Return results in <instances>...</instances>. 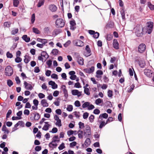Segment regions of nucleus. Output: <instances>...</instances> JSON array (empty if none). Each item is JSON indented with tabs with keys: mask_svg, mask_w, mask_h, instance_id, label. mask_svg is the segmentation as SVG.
<instances>
[{
	"mask_svg": "<svg viewBox=\"0 0 154 154\" xmlns=\"http://www.w3.org/2000/svg\"><path fill=\"white\" fill-rule=\"evenodd\" d=\"M135 31V33L137 36L139 37L143 35L142 32L143 28L141 25H137L134 28Z\"/></svg>",
	"mask_w": 154,
	"mask_h": 154,
	"instance_id": "nucleus-1",
	"label": "nucleus"
},
{
	"mask_svg": "<svg viewBox=\"0 0 154 154\" xmlns=\"http://www.w3.org/2000/svg\"><path fill=\"white\" fill-rule=\"evenodd\" d=\"M55 26L57 28H61L65 25L64 20L61 18L57 19L55 22Z\"/></svg>",
	"mask_w": 154,
	"mask_h": 154,
	"instance_id": "nucleus-2",
	"label": "nucleus"
},
{
	"mask_svg": "<svg viewBox=\"0 0 154 154\" xmlns=\"http://www.w3.org/2000/svg\"><path fill=\"white\" fill-rule=\"evenodd\" d=\"M13 73V69L10 66H7L5 69V74L7 76H11Z\"/></svg>",
	"mask_w": 154,
	"mask_h": 154,
	"instance_id": "nucleus-3",
	"label": "nucleus"
},
{
	"mask_svg": "<svg viewBox=\"0 0 154 154\" xmlns=\"http://www.w3.org/2000/svg\"><path fill=\"white\" fill-rule=\"evenodd\" d=\"M84 134L85 137H90L91 135V128L88 125L86 126L84 130Z\"/></svg>",
	"mask_w": 154,
	"mask_h": 154,
	"instance_id": "nucleus-4",
	"label": "nucleus"
},
{
	"mask_svg": "<svg viewBox=\"0 0 154 154\" xmlns=\"http://www.w3.org/2000/svg\"><path fill=\"white\" fill-rule=\"evenodd\" d=\"M75 56L76 58L77 61L79 64L80 65H83L84 63L83 58L79 56V54L76 53H75Z\"/></svg>",
	"mask_w": 154,
	"mask_h": 154,
	"instance_id": "nucleus-5",
	"label": "nucleus"
},
{
	"mask_svg": "<svg viewBox=\"0 0 154 154\" xmlns=\"http://www.w3.org/2000/svg\"><path fill=\"white\" fill-rule=\"evenodd\" d=\"M146 48V46L145 44H141L138 47V51L140 53H142L145 51Z\"/></svg>",
	"mask_w": 154,
	"mask_h": 154,
	"instance_id": "nucleus-6",
	"label": "nucleus"
},
{
	"mask_svg": "<svg viewBox=\"0 0 154 154\" xmlns=\"http://www.w3.org/2000/svg\"><path fill=\"white\" fill-rule=\"evenodd\" d=\"M88 33L91 35H93V37L95 38H97L99 36V33L97 32H95L93 30H89Z\"/></svg>",
	"mask_w": 154,
	"mask_h": 154,
	"instance_id": "nucleus-7",
	"label": "nucleus"
},
{
	"mask_svg": "<svg viewBox=\"0 0 154 154\" xmlns=\"http://www.w3.org/2000/svg\"><path fill=\"white\" fill-rule=\"evenodd\" d=\"M153 27V25L152 22L148 23L147 30L148 33L150 34L151 33Z\"/></svg>",
	"mask_w": 154,
	"mask_h": 154,
	"instance_id": "nucleus-8",
	"label": "nucleus"
},
{
	"mask_svg": "<svg viewBox=\"0 0 154 154\" xmlns=\"http://www.w3.org/2000/svg\"><path fill=\"white\" fill-rule=\"evenodd\" d=\"M73 42L75 45L78 46H82L83 45V42L80 40H75Z\"/></svg>",
	"mask_w": 154,
	"mask_h": 154,
	"instance_id": "nucleus-9",
	"label": "nucleus"
},
{
	"mask_svg": "<svg viewBox=\"0 0 154 154\" xmlns=\"http://www.w3.org/2000/svg\"><path fill=\"white\" fill-rule=\"evenodd\" d=\"M24 85L25 88L26 90H31L33 88V87L32 85L30 83H28L26 81H24Z\"/></svg>",
	"mask_w": 154,
	"mask_h": 154,
	"instance_id": "nucleus-10",
	"label": "nucleus"
},
{
	"mask_svg": "<svg viewBox=\"0 0 154 154\" xmlns=\"http://www.w3.org/2000/svg\"><path fill=\"white\" fill-rule=\"evenodd\" d=\"M49 9L52 12H55L57 10V6L54 4H51L48 6Z\"/></svg>",
	"mask_w": 154,
	"mask_h": 154,
	"instance_id": "nucleus-11",
	"label": "nucleus"
},
{
	"mask_svg": "<svg viewBox=\"0 0 154 154\" xmlns=\"http://www.w3.org/2000/svg\"><path fill=\"white\" fill-rule=\"evenodd\" d=\"M82 92L79 91L77 90H73L72 91V94L73 95H77L78 97H80L82 95Z\"/></svg>",
	"mask_w": 154,
	"mask_h": 154,
	"instance_id": "nucleus-12",
	"label": "nucleus"
},
{
	"mask_svg": "<svg viewBox=\"0 0 154 154\" xmlns=\"http://www.w3.org/2000/svg\"><path fill=\"white\" fill-rule=\"evenodd\" d=\"M94 67L93 66L90 68L85 69L84 71L87 73L90 74L94 72Z\"/></svg>",
	"mask_w": 154,
	"mask_h": 154,
	"instance_id": "nucleus-13",
	"label": "nucleus"
},
{
	"mask_svg": "<svg viewBox=\"0 0 154 154\" xmlns=\"http://www.w3.org/2000/svg\"><path fill=\"white\" fill-rule=\"evenodd\" d=\"M144 73L148 77H151L152 76V73L151 71L148 69H146L144 70Z\"/></svg>",
	"mask_w": 154,
	"mask_h": 154,
	"instance_id": "nucleus-14",
	"label": "nucleus"
},
{
	"mask_svg": "<svg viewBox=\"0 0 154 154\" xmlns=\"http://www.w3.org/2000/svg\"><path fill=\"white\" fill-rule=\"evenodd\" d=\"M113 46L114 48L118 49L119 48V44L117 39H114L113 42Z\"/></svg>",
	"mask_w": 154,
	"mask_h": 154,
	"instance_id": "nucleus-15",
	"label": "nucleus"
},
{
	"mask_svg": "<svg viewBox=\"0 0 154 154\" xmlns=\"http://www.w3.org/2000/svg\"><path fill=\"white\" fill-rule=\"evenodd\" d=\"M45 124L44 125L42 129V130H44L47 131L48 130L50 125L48 122H45Z\"/></svg>",
	"mask_w": 154,
	"mask_h": 154,
	"instance_id": "nucleus-16",
	"label": "nucleus"
},
{
	"mask_svg": "<svg viewBox=\"0 0 154 154\" xmlns=\"http://www.w3.org/2000/svg\"><path fill=\"white\" fill-rule=\"evenodd\" d=\"M22 38L26 42H29L30 40V38L29 37H28L27 35H23L22 37Z\"/></svg>",
	"mask_w": 154,
	"mask_h": 154,
	"instance_id": "nucleus-17",
	"label": "nucleus"
},
{
	"mask_svg": "<svg viewBox=\"0 0 154 154\" xmlns=\"http://www.w3.org/2000/svg\"><path fill=\"white\" fill-rule=\"evenodd\" d=\"M41 104L43 107H48V104L45 99H43L41 101Z\"/></svg>",
	"mask_w": 154,
	"mask_h": 154,
	"instance_id": "nucleus-18",
	"label": "nucleus"
},
{
	"mask_svg": "<svg viewBox=\"0 0 154 154\" xmlns=\"http://www.w3.org/2000/svg\"><path fill=\"white\" fill-rule=\"evenodd\" d=\"M2 131L4 132V133L5 134H8L9 133V131L7 129V127L5 125L3 126L2 128Z\"/></svg>",
	"mask_w": 154,
	"mask_h": 154,
	"instance_id": "nucleus-19",
	"label": "nucleus"
},
{
	"mask_svg": "<svg viewBox=\"0 0 154 154\" xmlns=\"http://www.w3.org/2000/svg\"><path fill=\"white\" fill-rule=\"evenodd\" d=\"M120 13L122 16V18L123 20H125V11L123 8H122L120 11Z\"/></svg>",
	"mask_w": 154,
	"mask_h": 154,
	"instance_id": "nucleus-20",
	"label": "nucleus"
},
{
	"mask_svg": "<svg viewBox=\"0 0 154 154\" xmlns=\"http://www.w3.org/2000/svg\"><path fill=\"white\" fill-rule=\"evenodd\" d=\"M41 55L44 57L46 59L49 57V55L47 52L45 51H43L41 53Z\"/></svg>",
	"mask_w": 154,
	"mask_h": 154,
	"instance_id": "nucleus-21",
	"label": "nucleus"
},
{
	"mask_svg": "<svg viewBox=\"0 0 154 154\" xmlns=\"http://www.w3.org/2000/svg\"><path fill=\"white\" fill-rule=\"evenodd\" d=\"M108 117V115L106 113H104L103 114H100L99 116V118L101 119V120H102V118L106 119Z\"/></svg>",
	"mask_w": 154,
	"mask_h": 154,
	"instance_id": "nucleus-22",
	"label": "nucleus"
},
{
	"mask_svg": "<svg viewBox=\"0 0 154 154\" xmlns=\"http://www.w3.org/2000/svg\"><path fill=\"white\" fill-rule=\"evenodd\" d=\"M45 2V0H39L37 5L38 7L39 8L44 5Z\"/></svg>",
	"mask_w": 154,
	"mask_h": 154,
	"instance_id": "nucleus-23",
	"label": "nucleus"
},
{
	"mask_svg": "<svg viewBox=\"0 0 154 154\" xmlns=\"http://www.w3.org/2000/svg\"><path fill=\"white\" fill-rule=\"evenodd\" d=\"M33 114L34 115V119L35 120H38L40 117L39 114L38 113H33Z\"/></svg>",
	"mask_w": 154,
	"mask_h": 154,
	"instance_id": "nucleus-24",
	"label": "nucleus"
},
{
	"mask_svg": "<svg viewBox=\"0 0 154 154\" xmlns=\"http://www.w3.org/2000/svg\"><path fill=\"white\" fill-rule=\"evenodd\" d=\"M148 6L151 11L154 10V5L152 4L150 2H147Z\"/></svg>",
	"mask_w": 154,
	"mask_h": 154,
	"instance_id": "nucleus-25",
	"label": "nucleus"
},
{
	"mask_svg": "<svg viewBox=\"0 0 154 154\" xmlns=\"http://www.w3.org/2000/svg\"><path fill=\"white\" fill-rule=\"evenodd\" d=\"M57 146V144L56 143H52V142L50 143L49 144V147L53 148H56Z\"/></svg>",
	"mask_w": 154,
	"mask_h": 154,
	"instance_id": "nucleus-26",
	"label": "nucleus"
},
{
	"mask_svg": "<svg viewBox=\"0 0 154 154\" xmlns=\"http://www.w3.org/2000/svg\"><path fill=\"white\" fill-rule=\"evenodd\" d=\"M90 143H91L90 139L89 138H87L86 139V140L85 141V145L86 146H88L89 145H90Z\"/></svg>",
	"mask_w": 154,
	"mask_h": 154,
	"instance_id": "nucleus-27",
	"label": "nucleus"
},
{
	"mask_svg": "<svg viewBox=\"0 0 154 154\" xmlns=\"http://www.w3.org/2000/svg\"><path fill=\"white\" fill-rule=\"evenodd\" d=\"M139 66L141 68H143L146 65L145 62L142 60H140L139 62Z\"/></svg>",
	"mask_w": 154,
	"mask_h": 154,
	"instance_id": "nucleus-28",
	"label": "nucleus"
},
{
	"mask_svg": "<svg viewBox=\"0 0 154 154\" xmlns=\"http://www.w3.org/2000/svg\"><path fill=\"white\" fill-rule=\"evenodd\" d=\"M86 51H87V54H88V56H90L91 54H90L91 52V50L89 48V46L88 45H87L86 46L85 48Z\"/></svg>",
	"mask_w": 154,
	"mask_h": 154,
	"instance_id": "nucleus-29",
	"label": "nucleus"
},
{
	"mask_svg": "<svg viewBox=\"0 0 154 154\" xmlns=\"http://www.w3.org/2000/svg\"><path fill=\"white\" fill-rule=\"evenodd\" d=\"M107 27L110 28H113L114 26V23L113 22L110 21L107 24Z\"/></svg>",
	"mask_w": 154,
	"mask_h": 154,
	"instance_id": "nucleus-30",
	"label": "nucleus"
},
{
	"mask_svg": "<svg viewBox=\"0 0 154 154\" xmlns=\"http://www.w3.org/2000/svg\"><path fill=\"white\" fill-rule=\"evenodd\" d=\"M100 125H99V128L100 129L102 128L104 126L107 124L106 123H105L104 121H101L99 122Z\"/></svg>",
	"mask_w": 154,
	"mask_h": 154,
	"instance_id": "nucleus-31",
	"label": "nucleus"
},
{
	"mask_svg": "<svg viewBox=\"0 0 154 154\" xmlns=\"http://www.w3.org/2000/svg\"><path fill=\"white\" fill-rule=\"evenodd\" d=\"M59 51L58 50L55 49H53L51 53L54 55H56L58 54Z\"/></svg>",
	"mask_w": 154,
	"mask_h": 154,
	"instance_id": "nucleus-32",
	"label": "nucleus"
},
{
	"mask_svg": "<svg viewBox=\"0 0 154 154\" xmlns=\"http://www.w3.org/2000/svg\"><path fill=\"white\" fill-rule=\"evenodd\" d=\"M90 104V103L88 102H85L82 105V107L83 108H85L86 107H88V106Z\"/></svg>",
	"mask_w": 154,
	"mask_h": 154,
	"instance_id": "nucleus-33",
	"label": "nucleus"
},
{
	"mask_svg": "<svg viewBox=\"0 0 154 154\" xmlns=\"http://www.w3.org/2000/svg\"><path fill=\"white\" fill-rule=\"evenodd\" d=\"M19 3L18 0H13V5L15 7H17Z\"/></svg>",
	"mask_w": 154,
	"mask_h": 154,
	"instance_id": "nucleus-34",
	"label": "nucleus"
},
{
	"mask_svg": "<svg viewBox=\"0 0 154 154\" xmlns=\"http://www.w3.org/2000/svg\"><path fill=\"white\" fill-rule=\"evenodd\" d=\"M32 31L36 34H39L40 33V31L36 28L33 27L32 28Z\"/></svg>",
	"mask_w": 154,
	"mask_h": 154,
	"instance_id": "nucleus-35",
	"label": "nucleus"
},
{
	"mask_svg": "<svg viewBox=\"0 0 154 154\" xmlns=\"http://www.w3.org/2000/svg\"><path fill=\"white\" fill-rule=\"evenodd\" d=\"M94 116L93 115H91L89 117V121L91 123H92L94 121Z\"/></svg>",
	"mask_w": 154,
	"mask_h": 154,
	"instance_id": "nucleus-36",
	"label": "nucleus"
},
{
	"mask_svg": "<svg viewBox=\"0 0 154 154\" xmlns=\"http://www.w3.org/2000/svg\"><path fill=\"white\" fill-rule=\"evenodd\" d=\"M18 28L15 29L11 31V34L12 35H14L18 33Z\"/></svg>",
	"mask_w": 154,
	"mask_h": 154,
	"instance_id": "nucleus-37",
	"label": "nucleus"
},
{
	"mask_svg": "<svg viewBox=\"0 0 154 154\" xmlns=\"http://www.w3.org/2000/svg\"><path fill=\"white\" fill-rule=\"evenodd\" d=\"M134 84H132L130 86V88L128 89V92L129 93L131 92L134 90Z\"/></svg>",
	"mask_w": 154,
	"mask_h": 154,
	"instance_id": "nucleus-38",
	"label": "nucleus"
},
{
	"mask_svg": "<svg viewBox=\"0 0 154 154\" xmlns=\"http://www.w3.org/2000/svg\"><path fill=\"white\" fill-rule=\"evenodd\" d=\"M102 102V99L100 98H98L96 100H95V103L97 105H98L99 104L101 103Z\"/></svg>",
	"mask_w": 154,
	"mask_h": 154,
	"instance_id": "nucleus-39",
	"label": "nucleus"
},
{
	"mask_svg": "<svg viewBox=\"0 0 154 154\" xmlns=\"http://www.w3.org/2000/svg\"><path fill=\"white\" fill-rule=\"evenodd\" d=\"M84 88V92L85 93L88 95H89L90 94V93L89 92V89L88 88Z\"/></svg>",
	"mask_w": 154,
	"mask_h": 154,
	"instance_id": "nucleus-40",
	"label": "nucleus"
},
{
	"mask_svg": "<svg viewBox=\"0 0 154 154\" xmlns=\"http://www.w3.org/2000/svg\"><path fill=\"white\" fill-rule=\"evenodd\" d=\"M65 146L64 145V143H62L58 147V149L60 150H61L65 148Z\"/></svg>",
	"mask_w": 154,
	"mask_h": 154,
	"instance_id": "nucleus-41",
	"label": "nucleus"
},
{
	"mask_svg": "<svg viewBox=\"0 0 154 154\" xmlns=\"http://www.w3.org/2000/svg\"><path fill=\"white\" fill-rule=\"evenodd\" d=\"M7 83L9 87H11L13 85V82L11 80L9 79L7 81Z\"/></svg>",
	"mask_w": 154,
	"mask_h": 154,
	"instance_id": "nucleus-42",
	"label": "nucleus"
},
{
	"mask_svg": "<svg viewBox=\"0 0 154 154\" xmlns=\"http://www.w3.org/2000/svg\"><path fill=\"white\" fill-rule=\"evenodd\" d=\"M55 124L57 126L59 127L61 126L62 124L61 120L59 119V120L57 121Z\"/></svg>",
	"mask_w": 154,
	"mask_h": 154,
	"instance_id": "nucleus-43",
	"label": "nucleus"
},
{
	"mask_svg": "<svg viewBox=\"0 0 154 154\" xmlns=\"http://www.w3.org/2000/svg\"><path fill=\"white\" fill-rule=\"evenodd\" d=\"M89 113L88 112H85L83 114V117L84 119H87L88 117Z\"/></svg>",
	"mask_w": 154,
	"mask_h": 154,
	"instance_id": "nucleus-44",
	"label": "nucleus"
},
{
	"mask_svg": "<svg viewBox=\"0 0 154 154\" xmlns=\"http://www.w3.org/2000/svg\"><path fill=\"white\" fill-rule=\"evenodd\" d=\"M16 58L15 59V61L16 63H19L22 60L21 58L18 57H16Z\"/></svg>",
	"mask_w": 154,
	"mask_h": 154,
	"instance_id": "nucleus-45",
	"label": "nucleus"
},
{
	"mask_svg": "<svg viewBox=\"0 0 154 154\" xmlns=\"http://www.w3.org/2000/svg\"><path fill=\"white\" fill-rule=\"evenodd\" d=\"M79 128L80 129H82L84 127V123L81 122H79Z\"/></svg>",
	"mask_w": 154,
	"mask_h": 154,
	"instance_id": "nucleus-46",
	"label": "nucleus"
},
{
	"mask_svg": "<svg viewBox=\"0 0 154 154\" xmlns=\"http://www.w3.org/2000/svg\"><path fill=\"white\" fill-rule=\"evenodd\" d=\"M108 96L109 97H111L112 96V91L111 90H109L108 91Z\"/></svg>",
	"mask_w": 154,
	"mask_h": 154,
	"instance_id": "nucleus-47",
	"label": "nucleus"
},
{
	"mask_svg": "<svg viewBox=\"0 0 154 154\" xmlns=\"http://www.w3.org/2000/svg\"><path fill=\"white\" fill-rule=\"evenodd\" d=\"M72 109L73 107L72 106V105H70L68 106V107L67 108V110L69 112L71 111L72 110Z\"/></svg>",
	"mask_w": 154,
	"mask_h": 154,
	"instance_id": "nucleus-48",
	"label": "nucleus"
},
{
	"mask_svg": "<svg viewBox=\"0 0 154 154\" xmlns=\"http://www.w3.org/2000/svg\"><path fill=\"white\" fill-rule=\"evenodd\" d=\"M77 144V143L75 141H73L70 143L69 146L70 147H72L73 146H75Z\"/></svg>",
	"mask_w": 154,
	"mask_h": 154,
	"instance_id": "nucleus-49",
	"label": "nucleus"
},
{
	"mask_svg": "<svg viewBox=\"0 0 154 154\" xmlns=\"http://www.w3.org/2000/svg\"><path fill=\"white\" fill-rule=\"evenodd\" d=\"M12 111L11 109L8 110L6 114V119L9 117L10 115L12 113Z\"/></svg>",
	"mask_w": 154,
	"mask_h": 154,
	"instance_id": "nucleus-50",
	"label": "nucleus"
},
{
	"mask_svg": "<svg viewBox=\"0 0 154 154\" xmlns=\"http://www.w3.org/2000/svg\"><path fill=\"white\" fill-rule=\"evenodd\" d=\"M6 56L8 58H12L13 57V55L11 53H10L9 52H8L6 54Z\"/></svg>",
	"mask_w": 154,
	"mask_h": 154,
	"instance_id": "nucleus-51",
	"label": "nucleus"
},
{
	"mask_svg": "<svg viewBox=\"0 0 154 154\" xmlns=\"http://www.w3.org/2000/svg\"><path fill=\"white\" fill-rule=\"evenodd\" d=\"M73 113L74 114V115H75V116L77 118H79V117H80L79 112H77L75 111V112H74Z\"/></svg>",
	"mask_w": 154,
	"mask_h": 154,
	"instance_id": "nucleus-52",
	"label": "nucleus"
},
{
	"mask_svg": "<svg viewBox=\"0 0 154 154\" xmlns=\"http://www.w3.org/2000/svg\"><path fill=\"white\" fill-rule=\"evenodd\" d=\"M35 14H32V17H31V21L32 23H34V22L35 21Z\"/></svg>",
	"mask_w": 154,
	"mask_h": 154,
	"instance_id": "nucleus-53",
	"label": "nucleus"
},
{
	"mask_svg": "<svg viewBox=\"0 0 154 154\" xmlns=\"http://www.w3.org/2000/svg\"><path fill=\"white\" fill-rule=\"evenodd\" d=\"M75 106L76 107H79L81 106L80 102L78 100L76 101L74 103Z\"/></svg>",
	"mask_w": 154,
	"mask_h": 154,
	"instance_id": "nucleus-54",
	"label": "nucleus"
},
{
	"mask_svg": "<svg viewBox=\"0 0 154 154\" xmlns=\"http://www.w3.org/2000/svg\"><path fill=\"white\" fill-rule=\"evenodd\" d=\"M51 77L52 78L55 79H58L57 75L54 73H53L51 75Z\"/></svg>",
	"mask_w": 154,
	"mask_h": 154,
	"instance_id": "nucleus-55",
	"label": "nucleus"
},
{
	"mask_svg": "<svg viewBox=\"0 0 154 154\" xmlns=\"http://www.w3.org/2000/svg\"><path fill=\"white\" fill-rule=\"evenodd\" d=\"M70 26H75L76 25V23L75 20H72L70 21Z\"/></svg>",
	"mask_w": 154,
	"mask_h": 154,
	"instance_id": "nucleus-56",
	"label": "nucleus"
},
{
	"mask_svg": "<svg viewBox=\"0 0 154 154\" xmlns=\"http://www.w3.org/2000/svg\"><path fill=\"white\" fill-rule=\"evenodd\" d=\"M96 75H102L103 74V73L102 70H98L96 72Z\"/></svg>",
	"mask_w": 154,
	"mask_h": 154,
	"instance_id": "nucleus-57",
	"label": "nucleus"
},
{
	"mask_svg": "<svg viewBox=\"0 0 154 154\" xmlns=\"http://www.w3.org/2000/svg\"><path fill=\"white\" fill-rule=\"evenodd\" d=\"M46 63L49 67H50L52 65V61L51 60H48L46 62Z\"/></svg>",
	"mask_w": 154,
	"mask_h": 154,
	"instance_id": "nucleus-58",
	"label": "nucleus"
},
{
	"mask_svg": "<svg viewBox=\"0 0 154 154\" xmlns=\"http://www.w3.org/2000/svg\"><path fill=\"white\" fill-rule=\"evenodd\" d=\"M33 103L34 105L38 106V101L36 99H34L33 100Z\"/></svg>",
	"mask_w": 154,
	"mask_h": 154,
	"instance_id": "nucleus-59",
	"label": "nucleus"
},
{
	"mask_svg": "<svg viewBox=\"0 0 154 154\" xmlns=\"http://www.w3.org/2000/svg\"><path fill=\"white\" fill-rule=\"evenodd\" d=\"M11 23L9 22H5L4 23V26L7 27H9L10 26Z\"/></svg>",
	"mask_w": 154,
	"mask_h": 154,
	"instance_id": "nucleus-60",
	"label": "nucleus"
},
{
	"mask_svg": "<svg viewBox=\"0 0 154 154\" xmlns=\"http://www.w3.org/2000/svg\"><path fill=\"white\" fill-rule=\"evenodd\" d=\"M42 147L40 146H36L35 148V150L36 151H39L41 150Z\"/></svg>",
	"mask_w": 154,
	"mask_h": 154,
	"instance_id": "nucleus-61",
	"label": "nucleus"
},
{
	"mask_svg": "<svg viewBox=\"0 0 154 154\" xmlns=\"http://www.w3.org/2000/svg\"><path fill=\"white\" fill-rule=\"evenodd\" d=\"M71 43V41L70 40H68L64 44V46L65 47H66Z\"/></svg>",
	"mask_w": 154,
	"mask_h": 154,
	"instance_id": "nucleus-62",
	"label": "nucleus"
},
{
	"mask_svg": "<svg viewBox=\"0 0 154 154\" xmlns=\"http://www.w3.org/2000/svg\"><path fill=\"white\" fill-rule=\"evenodd\" d=\"M100 111L97 109H95L94 110L93 113L95 114H98L100 113Z\"/></svg>",
	"mask_w": 154,
	"mask_h": 154,
	"instance_id": "nucleus-63",
	"label": "nucleus"
},
{
	"mask_svg": "<svg viewBox=\"0 0 154 154\" xmlns=\"http://www.w3.org/2000/svg\"><path fill=\"white\" fill-rule=\"evenodd\" d=\"M59 94V92L57 91H54L53 93V95L55 97H57Z\"/></svg>",
	"mask_w": 154,
	"mask_h": 154,
	"instance_id": "nucleus-64",
	"label": "nucleus"
}]
</instances>
